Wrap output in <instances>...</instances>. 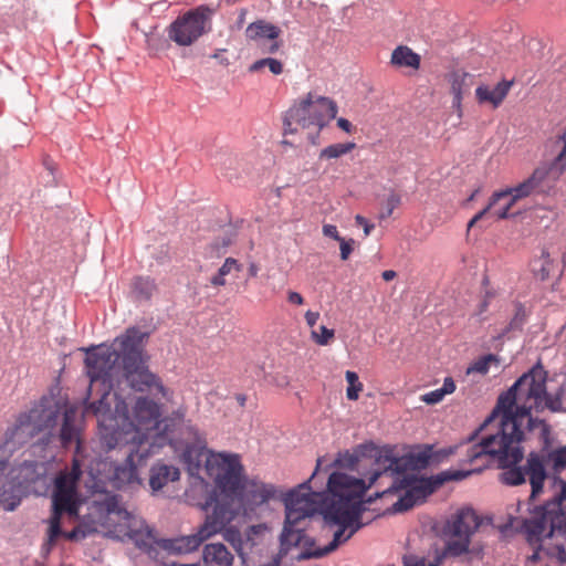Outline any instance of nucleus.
<instances>
[{
	"label": "nucleus",
	"mask_w": 566,
	"mask_h": 566,
	"mask_svg": "<svg viewBox=\"0 0 566 566\" xmlns=\"http://www.w3.org/2000/svg\"><path fill=\"white\" fill-rule=\"evenodd\" d=\"M431 458V447L402 457H396L391 449L379 450L368 483L344 472H333L327 482L328 493L313 492L308 485L321 468L322 460L318 459L311 478L290 491L284 499L285 523L281 534L282 546L286 548L301 544L312 546L313 542L305 535L301 524L315 513H321L329 526H337L333 541L322 548L308 547L302 557L321 558L328 555L360 527L359 524L353 525L365 510L363 497L371 485L384 484L385 475H401L410 470L423 469L430 464Z\"/></svg>",
	"instance_id": "obj_1"
},
{
	"label": "nucleus",
	"mask_w": 566,
	"mask_h": 566,
	"mask_svg": "<svg viewBox=\"0 0 566 566\" xmlns=\"http://www.w3.org/2000/svg\"><path fill=\"white\" fill-rule=\"evenodd\" d=\"M545 409L562 411L563 401L559 395L547 394L546 373L541 367H534L499 396L491 415L475 430L480 434L485 427L499 420L497 431L480 437L478 443L468 442L461 449L468 453L470 461L489 459L495 462L496 468L518 464L524 455L521 442L536 438L548 443L549 426L533 416V412Z\"/></svg>",
	"instance_id": "obj_2"
},
{
	"label": "nucleus",
	"mask_w": 566,
	"mask_h": 566,
	"mask_svg": "<svg viewBox=\"0 0 566 566\" xmlns=\"http://www.w3.org/2000/svg\"><path fill=\"white\" fill-rule=\"evenodd\" d=\"M82 475L81 464L74 459L71 469L60 471L54 480L52 492V514L49 520L48 539L43 545L50 552L55 545L56 538L63 536L69 541H81L97 532V526L109 530L119 538H128L139 549L148 554L156 562L160 559L161 548L159 541L145 522L128 512L118 500V496L109 492L97 493L90 505L88 523L80 522L72 531L63 532V520L76 522L78 518L77 484Z\"/></svg>",
	"instance_id": "obj_3"
},
{
	"label": "nucleus",
	"mask_w": 566,
	"mask_h": 566,
	"mask_svg": "<svg viewBox=\"0 0 566 566\" xmlns=\"http://www.w3.org/2000/svg\"><path fill=\"white\" fill-rule=\"evenodd\" d=\"M147 334L130 327L114 339L112 346L86 350L85 368L90 387L84 416L105 413L112 407V390L126 380L136 391H150L170 400L172 392L148 369L144 357Z\"/></svg>",
	"instance_id": "obj_4"
},
{
	"label": "nucleus",
	"mask_w": 566,
	"mask_h": 566,
	"mask_svg": "<svg viewBox=\"0 0 566 566\" xmlns=\"http://www.w3.org/2000/svg\"><path fill=\"white\" fill-rule=\"evenodd\" d=\"M97 418L103 444L108 449L120 446L139 447L142 458L151 457V433L161 416L160 405L149 397H137L129 409L124 400H118L115 411L111 408Z\"/></svg>",
	"instance_id": "obj_5"
},
{
	"label": "nucleus",
	"mask_w": 566,
	"mask_h": 566,
	"mask_svg": "<svg viewBox=\"0 0 566 566\" xmlns=\"http://www.w3.org/2000/svg\"><path fill=\"white\" fill-rule=\"evenodd\" d=\"M60 409L56 403L44 399L28 412L21 413L4 434L0 446V505L13 511L22 499L21 484L7 473L11 454L36 434L56 426Z\"/></svg>",
	"instance_id": "obj_6"
},
{
	"label": "nucleus",
	"mask_w": 566,
	"mask_h": 566,
	"mask_svg": "<svg viewBox=\"0 0 566 566\" xmlns=\"http://www.w3.org/2000/svg\"><path fill=\"white\" fill-rule=\"evenodd\" d=\"M478 431H474L469 436V438L454 447H450L447 450H443L444 455L457 454L460 457V462L462 465H470V469H461V470H446L431 478L420 479V480H410L407 478H401L400 475H385L384 480H388V486L382 490H377L375 493L376 497H382L387 494H394L398 491H401L402 488H407L409 492L412 494L413 499L417 503H422L426 499L431 495L437 489L442 486L446 482L449 481H461L473 473H480L484 469L490 467H495V462L489 461V459L473 460L470 461L468 453L461 449V447L468 442L478 443L479 442Z\"/></svg>",
	"instance_id": "obj_7"
},
{
	"label": "nucleus",
	"mask_w": 566,
	"mask_h": 566,
	"mask_svg": "<svg viewBox=\"0 0 566 566\" xmlns=\"http://www.w3.org/2000/svg\"><path fill=\"white\" fill-rule=\"evenodd\" d=\"M537 440L541 450L530 452L523 467L510 464L502 468L503 472L500 474V481L506 485H521L528 476L532 488L531 500L536 499L543 492L544 482L547 479L546 462L552 461L555 470L566 468V446L551 450V438L547 444L542 439Z\"/></svg>",
	"instance_id": "obj_8"
},
{
	"label": "nucleus",
	"mask_w": 566,
	"mask_h": 566,
	"mask_svg": "<svg viewBox=\"0 0 566 566\" xmlns=\"http://www.w3.org/2000/svg\"><path fill=\"white\" fill-rule=\"evenodd\" d=\"M235 512L229 500H216L212 512L207 515L205 523L199 527L198 532L187 536L176 538L159 539V548H161L159 562L168 565L166 562L169 555L189 554L199 548V546L212 535L222 532L233 518Z\"/></svg>",
	"instance_id": "obj_9"
},
{
	"label": "nucleus",
	"mask_w": 566,
	"mask_h": 566,
	"mask_svg": "<svg viewBox=\"0 0 566 566\" xmlns=\"http://www.w3.org/2000/svg\"><path fill=\"white\" fill-rule=\"evenodd\" d=\"M336 103L325 96L308 93L292 106L284 117V134H294L301 128L315 127L317 134L336 117Z\"/></svg>",
	"instance_id": "obj_10"
},
{
	"label": "nucleus",
	"mask_w": 566,
	"mask_h": 566,
	"mask_svg": "<svg viewBox=\"0 0 566 566\" xmlns=\"http://www.w3.org/2000/svg\"><path fill=\"white\" fill-rule=\"evenodd\" d=\"M555 483L560 486L559 493L541 506L526 523L530 541L552 537L556 530L566 533V517L563 509V502L566 501V482L557 478Z\"/></svg>",
	"instance_id": "obj_11"
},
{
	"label": "nucleus",
	"mask_w": 566,
	"mask_h": 566,
	"mask_svg": "<svg viewBox=\"0 0 566 566\" xmlns=\"http://www.w3.org/2000/svg\"><path fill=\"white\" fill-rule=\"evenodd\" d=\"M213 10L207 6L191 9L170 23L167 35L179 46H190L211 31Z\"/></svg>",
	"instance_id": "obj_12"
},
{
	"label": "nucleus",
	"mask_w": 566,
	"mask_h": 566,
	"mask_svg": "<svg viewBox=\"0 0 566 566\" xmlns=\"http://www.w3.org/2000/svg\"><path fill=\"white\" fill-rule=\"evenodd\" d=\"M480 526V518L472 509H462L450 516L446 526L443 548L448 557H460L470 552L471 537Z\"/></svg>",
	"instance_id": "obj_13"
},
{
	"label": "nucleus",
	"mask_w": 566,
	"mask_h": 566,
	"mask_svg": "<svg viewBox=\"0 0 566 566\" xmlns=\"http://www.w3.org/2000/svg\"><path fill=\"white\" fill-rule=\"evenodd\" d=\"M205 470L224 495L238 493L243 474L238 454L210 452L206 459Z\"/></svg>",
	"instance_id": "obj_14"
},
{
	"label": "nucleus",
	"mask_w": 566,
	"mask_h": 566,
	"mask_svg": "<svg viewBox=\"0 0 566 566\" xmlns=\"http://www.w3.org/2000/svg\"><path fill=\"white\" fill-rule=\"evenodd\" d=\"M186 407H179L174 410L169 416L159 418L156 424L149 443H151V454L155 448H160L165 444L178 446L182 442L181 430L187 428L193 433L196 439L200 441L198 430L190 424V421L186 423Z\"/></svg>",
	"instance_id": "obj_15"
},
{
	"label": "nucleus",
	"mask_w": 566,
	"mask_h": 566,
	"mask_svg": "<svg viewBox=\"0 0 566 566\" xmlns=\"http://www.w3.org/2000/svg\"><path fill=\"white\" fill-rule=\"evenodd\" d=\"M119 448H123L120 446ZM126 448V446H124ZM128 451L124 462L114 467L109 476L112 485L117 490L133 491L143 485L139 469L145 467L149 458H142L139 447L127 446Z\"/></svg>",
	"instance_id": "obj_16"
},
{
	"label": "nucleus",
	"mask_w": 566,
	"mask_h": 566,
	"mask_svg": "<svg viewBox=\"0 0 566 566\" xmlns=\"http://www.w3.org/2000/svg\"><path fill=\"white\" fill-rule=\"evenodd\" d=\"M559 176L557 175V169L552 164L539 165L528 178L515 187L509 188L513 195L512 200L518 201L533 195L546 193Z\"/></svg>",
	"instance_id": "obj_17"
},
{
	"label": "nucleus",
	"mask_w": 566,
	"mask_h": 566,
	"mask_svg": "<svg viewBox=\"0 0 566 566\" xmlns=\"http://www.w3.org/2000/svg\"><path fill=\"white\" fill-rule=\"evenodd\" d=\"M276 493L277 491L273 484L251 479L245 481L241 480L238 493L230 494L229 497H238L244 512H252L255 507L274 499Z\"/></svg>",
	"instance_id": "obj_18"
},
{
	"label": "nucleus",
	"mask_w": 566,
	"mask_h": 566,
	"mask_svg": "<svg viewBox=\"0 0 566 566\" xmlns=\"http://www.w3.org/2000/svg\"><path fill=\"white\" fill-rule=\"evenodd\" d=\"M281 29L265 20H258L250 23L245 29V36L253 41L263 53L273 54L281 48L277 41Z\"/></svg>",
	"instance_id": "obj_19"
},
{
	"label": "nucleus",
	"mask_w": 566,
	"mask_h": 566,
	"mask_svg": "<svg viewBox=\"0 0 566 566\" xmlns=\"http://www.w3.org/2000/svg\"><path fill=\"white\" fill-rule=\"evenodd\" d=\"M513 195L509 188L500 191H495L489 201V205L478 212L468 223V229H471L478 221H480L485 214L490 213L499 220L507 219L515 216V212H512V208L517 202V200H512Z\"/></svg>",
	"instance_id": "obj_20"
},
{
	"label": "nucleus",
	"mask_w": 566,
	"mask_h": 566,
	"mask_svg": "<svg viewBox=\"0 0 566 566\" xmlns=\"http://www.w3.org/2000/svg\"><path fill=\"white\" fill-rule=\"evenodd\" d=\"M474 77L468 72L454 71L449 75L450 90L453 95L452 107L462 116V99L473 86Z\"/></svg>",
	"instance_id": "obj_21"
},
{
	"label": "nucleus",
	"mask_w": 566,
	"mask_h": 566,
	"mask_svg": "<svg viewBox=\"0 0 566 566\" xmlns=\"http://www.w3.org/2000/svg\"><path fill=\"white\" fill-rule=\"evenodd\" d=\"M512 81H501L494 87L480 85L475 90V97L479 104H490L493 108H497L507 96Z\"/></svg>",
	"instance_id": "obj_22"
},
{
	"label": "nucleus",
	"mask_w": 566,
	"mask_h": 566,
	"mask_svg": "<svg viewBox=\"0 0 566 566\" xmlns=\"http://www.w3.org/2000/svg\"><path fill=\"white\" fill-rule=\"evenodd\" d=\"M180 471L174 465L157 463L150 469L149 485L154 492L161 490L168 482L179 480Z\"/></svg>",
	"instance_id": "obj_23"
},
{
	"label": "nucleus",
	"mask_w": 566,
	"mask_h": 566,
	"mask_svg": "<svg viewBox=\"0 0 566 566\" xmlns=\"http://www.w3.org/2000/svg\"><path fill=\"white\" fill-rule=\"evenodd\" d=\"M77 410L70 407L64 411L63 423L60 432V440L64 448L70 447L73 442L80 448V429L76 426Z\"/></svg>",
	"instance_id": "obj_24"
},
{
	"label": "nucleus",
	"mask_w": 566,
	"mask_h": 566,
	"mask_svg": "<svg viewBox=\"0 0 566 566\" xmlns=\"http://www.w3.org/2000/svg\"><path fill=\"white\" fill-rule=\"evenodd\" d=\"M206 566H232L233 555L221 543L208 544L203 551Z\"/></svg>",
	"instance_id": "obj_25"
},
{
	"label": "nucleus",
	"mask_w": 566,
	"mask_h": 566,
	"mask_svg": "<svg viewBox=\"0 0 566 566\" xmlns=\"http://www.w3.org/2000/svg\"><path fill=\"white\" fill-rule=\"evenodd\" d=\"M390 63L398 67L418 70L420 67V55L407 45H399L392 51Z\"/></svg>",
	"instance_id": "obj_26"
},
{
	"label": "nucleus",
	"mask_w": 566,
	"mask_h": 566,
	"mask_svg": "<svg viewBox=\"0 0 566 566\" xmlns=\"http://www.w3.org/2000/svg\"><path fill=\"white\" fill-rule=\"evenodd\" d=\"M268 534V527L264 524L252 525L244 534L245 554L252 552L253 547L263 543Z\"/></svg>",
	"instance_id": "obj_27"
},
{
	"label": "nucleus",
	"mask_w": 566,
	"mask_h": 566,
	"mask_svg": "<svg viewBox=\"0 0 566 566\" xmlns=\"http://www.w3.org/2000/svg\"><path fill=\"white\" fill-rule=\"evenodd\" d=\"M356 147L355 143H338L323 148L319 153L321 159H335L350 153Z\"/></svg>",
	"instance_id": "obj_28"
},
{
	"label": "nucleus",
	"mask_w": 566,
	"mask_h": 566,
	"mask_svg": "<svg viewBox=\"0 0 566 566\" xmlns=\"http://www.w3.org/2000/svg\"><path fill=\"white\" fill-rule=\"evenodd\" d=\"M133 289L139 298L148 300L156 290V284L149 277H137L133 283Z\"/></svg>",
	"instance_id": "obj_29"
},
{
	"label": "nucleus",
	"mask_w": 566,
	"mask_h": 566,
	"mask_svg": "<svg viewBox=\"0 0 566 566\" xmlns=\"http://www.w3.org/2000/svg\"><path fill=\"white\" fill-rule=\"evenodd\" d=\"M346 381L348 382L346 389V397L349 400H357L359 398V394L363 391V384L359 381L358 375L355 371L347 370L345 373Z\"/></svg>",
	"instance_id": "obj_30"
},
{
	"label": "nucleus",
	"mask_w": 566,
	"mask_h": 566,
	"mask_svg": "<svg viewBox=\"0 0 566 566\" xmlns=\"http://www.w3.org/2000/svg\"><path fill=\"white\" fill-rule=\"evenodd\" d=\"M268 66L270 72L274 75H279L283 72V64L281 61L272 57H265L255 61L249 67V71L254 73L261 71L263 67Z\"/></svg>",
	"instance_id": "obj_31"
},
{
	"label": "nucleus",
	"mask_w": 566,
	"mask_h": 566,
	"mask_svg": "<svg viewBox=\"0 0 566 566\" xmlns=\"http://www.w3.org/2000/svg\"><path fill=\"white\" fill-rule=\"evenodd\" d=\"M222 531H224V539L233 546V548L239 555L243 556L245 554V547L244 537L242 536V534L233 527L226 528L224 526Z\"/></svg>",
	"instance_id": "obj_32"
},
{
	"label": "nucleus",
	"mask_w": 566,
	"mask_h": 566,
	"mask_svg": "<svg viewBox=\"0 0 566 566\" xmlns=\"http://www.w3.org/2000/svg\"><path fill=\"white\" fill-rule=\"evenodd\" d=\"M552 264L549 255L545 252H543L542 256L538 260H535L532 264L534 275L542 281L549 276Z\"/></svg>",
	"instance_id": "obj_33"
},
{
	"label": "nucleus",
	"mask_w": 566,
	"mask_h": 566,
	"mask_svg": "<svg viewBox=\"0 0 566 566\" xmlns=\"http://www.w3.org/2000/svg\"><path fill=\"white\" fill-rule=\"evenodd\" d=\"M491 363H497L496 356L493 354L485 355V356L479 358L478 360H475L468 368V374L478 373L481 375H485L490 369Z\"/></svg>",
	"instance_id": "obj_34"
},
{
	"label": "nucleus",
	"mask_w": 566,
	"mask_h": 566,
	"mask_svg": "<svg viewBox=\"0 0 566 566\" xmlns=\"http://www.w3.org/2000/svg\"><path fill=\"white\" fill-rule=\"evenodd\" d=\"M402 490L405 491L403 494L392 504V511L396 513L408 511L418 504L407 488H402Z\"/></svg>",
	"instance_id": "obj_35"
},
{
	"label": "nucleus",
	"mask_w": 566,
	"mask_h": 566,
	"mask_svg": "<svg viewBox=\"0 0 566 566\" xmlns=\"http://www.w3.org/2000/svg\"><path fill=\"white\" fill-rule=\"evenodd\" d=\"M334 329L327 328L324 325L319 327V333L314 329L311 332L312 339L319 346L328 345L334 339Z\"/></svg>",
	"instance_id": "obj_36"
},
{
	"label": "nucleus",
	"mask_w": 566,
	"mask_h": 566,
	"mask_svg": "<svg viewBox=\"0 0 566 566\" xmlns=\"http://www.w3.org/2000/svg\"><path fill=\"white\" fill-rule=\"evenodd\" d=\"M358 463V455L348 451L339 453L334 465L345 469H354Z\"/></svg>",
	"instance_id": "obj_37"
},
{
	"label": "nucleus",
	"mask_w": 566,
	"mask_h": 566,
	"mask_svg": "<svg viewBox=\"0 0 566 566\" xmlns=\"http://www.w3.org/2000/svg\"><path fill=\"white\" fill-rule=\"evenodd\" d=\"M526 319V311L525 307L518 303L515 305V314L510 322V329H518L523 326Z\"/></svg>",
	"instance_id": "obj_38"
},
{
	"label": "nucleus",
	"mask_w": 566,
	"mask_h": 566,
	"mask_svg": "<svg viewBox=\"0 0 566 566\" xmlns=\"http://www.w3.org/2000/svg\"><path fill=\"white\" fill-rule=\"evenodd\" d=\"M448 557L443 552L439 553L433 562L427 563L424 558H411L405 566H440L443 559Z\"/></svg>",
	"instance_id": "obj_39"
},
{
	"label": "nucleus",
	"mask_w": 566,
	"mask_h": 566,
	"mask_svg": "<svg viewBox=\"0 0 566 566\" xmlns=\"http://www.w3.org/2000/svg\"><path fill=\"white\" fill-rule=\"evenodd\" d=\"M495 296H496V293H495V291H494V290H492V289H486V290H485V292H484V294H483V296H482V300L480 301V303H479V305H478V308H476L475 314H476L478 316H481L482 314H484V313L488 311V308H489V306H490V304H491L492 300H493Z\"/></svg>",
	"instance_id": "obj_40"
},
{
	"label": "nucleus",
	"mask_w": 566,
	"mask_h": 566,
	"mask_svg": "<svg viewBox=\"0 0 566 566\" xmlns=\"http://www.w3.org/2000/svg\"><path fill=\"white\" fill-rule=\"evenodd\" d=\"M562 140L564 143L563 149L556 156L554 161L551 163L557 169V175H562V172L566 166V130L564 132V134L562 136Z\"/></svg>",
	"instance_id": "obj_41"
},
{
	"label": "nucleus",
	"mask_w": 566,
	"mask_h": 566,
	"mask_svg": "<svg viewBox=\"0 0 566 566\" xmlns=\"http://www.w3.org/2000/svg\"><path fill=\"white\" fill-rule=\"evenodd\" d=\"M401 199L397 193H390L385 203V212L381 214L382 218L390 217L394 210L400 205Z\"/></svg>",
	"instance_id": "obj_42"
},
{
	"label": "nucleus",
	"mask_w": 566,
	"mask_h": 566,
	"mask_svg": "<svg viewBox=\"0 0 566 566\" xmlns=\"http://www.w3.org/2000/svg\"><path fill=\"white\" fill-rule=\"evenodd\" d=\"M233 270L238 272L241 270V264L238 262V260L233 258H227L221 268L219 269L221 275L224 276L231 273Z\"/></svg>",
	"instance_id": "obj_43"
},
{
	"label": "nucleus",
	"mask_w": 566,
	"mask_h": 566,
	"mask_svg": "<svg viewBox=\"0 0 566 566\" xmlns=\"http://www.w3.org/2000/svg\"><path fill=\"white\" fill-rule=\"evenodd\" d=\"M338 242L340 245L339 247L340 248V259L343 261H346V260H348L350 253L354 250V240L353 239L345 240L344 238H342V240H339Z\"/></svg>",
	"instance_id": "obj_44"
},
{
	"label": "nucleus",
	"mask_w": 566,
	"mask_h": 566,
	"mask_svg": "<svg viewBox=\"0 0 566 566\" xmlns=\"http://www.w3.org/2000/svg\"><path fill=\"white\" fill-rule=\"evenodd\" d=\"M443 398H444V395L439 388V389H436V390L424 394L421 397V400L428 405H436V403L440 402Z\"/></svg>",
	"instance_id": "obj_45"
},
{
	"label": "nucleus",
	"mask_w": 566,
	"mask_h": 566,
	"mask_svg": "<svg viewBox=\"0 0 566 566\" xmlns=\"http://www.w3.org/2000/svg\"><path fill=\"white\" fill-rule=\"evenodd\" d=\"M322 232L325 237H328L331 239H334L336 241L342 240V237L339 235V232L337 230V227L334 224H324L322 228Z\"/></svg>",
	"instance_id": "obj_46"
},
{
	"label": "nucleus",
	"mask_w": 566,
	"mask_h": 566,
	"mask_svg": "<svg viewBox=\"0 0 566 566\" xmlns=\"http://www.w3.org/2000/svg\"><path fill=\"white\" fill-rule=\"evenodd\" d=\"M355 222L358 226H361L364 228L365 235H369L371 231L374 230L375 226L370 223L365 217L357 214L355 217Z\"/></svg>",
	"instance_id": "obj_47"
},
{
	"label": "nucleus",
	"mask_w": 566,
	"mask_h": 566,
	"mask_svg": "<svg viewBox=\"0 0 566 566\" xmlns=\"http://www.w3.org/2000/svg\"><path fill=\"white\" fill-rule=\"evenodd\" d=\"M191 454H192V449L191 448H186V450L184 451V459L186 462L189 463V471L191 474L195 473V470H199V461L197 463H192L191 462Z\"/></svg>",
	"instance_id": "obj_48"
},
{
	"label": "nucleus",
	"mask_w": 566,
	"mask_h": 566,
	"mask_svg": "<svg viewBox=\"0 0 566 566\" xmlns=\"http://www.w3.org/2000/svg\"><path fill=\"white\" fill-rule=\"evenodd\" d=\"M443 395H450L455 390L454 380L451 377L444 378L443 386L440 388Z\"/></svg>",
	"instance_id": "obj_49"
},
{
	"label": "nucleus",
	"mask_w": 566,
	"mask_h": 566,
	"mask_svg": "<svg viewBox=\"0 0 566 566\" xmlns=\"http://www.w3.org/2000/svg\"><path fill=\"white\" fill-rule=\"evenodd\" d=\"M287 301L291 304H295V305H303V303H304L303 296L300 293L293 292V291L289 292Z\"/></svg>",
	"instance_id": "obj_50"
},
{
	"label": "nucleus",
	"mask_w": 566,
	"mask_h": 566,
	"mask_svg": "<svg viewBox=\"0 0 566 566\" xmlns=\"http://www.w3.org/2000/svg\"><path fill=\"white\" fill-rule=\"evenodd\" d=\"M318 318H319L318 312L307 311L305 313V321L310 327H314V325L316 324Z\"/></svg>",
	"instance_id": "obj_51"
},
{
	"label": "nucleus",
	"mask_w": 566,
	"mask_h": 566,
	"mask_svg": "<svg viewBox=\"0 0 566 566\" xmlns=\"http://www.w3.org/2000/svg\"><path fill=\"white\" fill-rule=\"evenodd\" d=\"M337 126H338L342 130H344V132H346V133H352L353 125H352V123H350L348 119H346V118H343V117L338 118V119H337Z\"/></svg>",
	"instance_id": "obj_52"
},
{
	"label": "nucleus",
	"mask_w": 566,
	"mask_h": 566,
	"mask_svg": "<svg viewBox=\"0 0 566 566\" xmlns=\"http://www.w3.org/2000/svg\"><path fill=\"white\" fill-rule=\"evenodd\" d=\"M224 277L226 276L221 275V272L218 271V273L211 277L210 283L213 286H223V285H226V279Z\"/></svg>",
	"instance_id": "obj_53"
},
{
	"label": "nucleus",
	"mask_w": 566,
	"mask_h": 566,
	"mask_svg": "<svg viewBox=\"0 0 566 566\" xmlns=\"http://www.w3.org/2000/svg\"><path fill=\"white\" fill-rule=\"evenodd\" d=\"M396 276L397 273L394 270H386L381 273V277L387 282L394 280Z\"/></svg>",
	"instance_id": "obj_54"
},
{
	"label": "nucleus",
	"mask_w": 566,
	"mask_h": 566,
	"mask_svg": "<svg viewBox=\"0 0 566 566\" xmlns=\"http://www.w3.org/2000/svg\"><path fill=\"white\" fill-rule=\"evenodd\" d=\"M259 266L258 264L255 263H250L249 268H248V274L250 277H255L259 273Z\"/></svg>",
	"instance_id": "obj_55"
},
{
	"label": "nucleus",
	"mask_w": 566,
	"mask_h": 566,
	"mask_svg": "<svg viewBox=\"0 0 566 566\" xmlns=\"http://www.w3.org/2000/svg\"><path fill=\"white\" fill-rule=\"evenodd\" d=\"M558 558L560 562H566V551L558 546Z\"/></svg>",
	"instance_id": "obj_56"
},
{
	"label": "nucleus",
	"mask_w": 566,
	"mask_h": 566,
	"mask_svg": "<svg viewBox=\"0 0 566 566\" xmlns=\"http://www.w3.org/2000/svg\"><path fill=\"white\" fill-rule=\"evenodd\" d=\"M245 14H247V11H245L244 9H243V10H241L240 15H239V20H238V23H239L240 25L244 22V20H245Z\"/></svg>",
	"instance_id": "obj_57"
},
{
	"label": "nucleus",
	"mask_w": 566,
	"mask_h": 566,
	"mask_svg": "<svg viewBox=\"0 0 566 566\" xmlns=\"http://www.w3.org/2000/svg\"><path fill=\"white\" fill-rule=\"evenodd\" d=\"M44 164L46 165L48 169L52 172L53 168H52L51 164L49 163V160H45Z\"/></svg>",
	"instance_id": "obj_58"
},
{
	"label": "nucleus",
	"mask_w": 566,
	"mask_h": 566,
	"mask_svg": "<svg viewBox=\"0 0 566 566\" xmlns=\"http://www.w3.org/2000/svg\"><path fill=\"white\" fill-rule=\"evenodd\" d=\"M227 161H229L230 164H232L233 158H231L230 156H227V157L224 158V164H226Z\"/></svg>",
	"instance_id": "obj_59"
},
{
	"label": "nucleus",
	"mask_w": 566,
	"mask_h": 566,
	"mask_svg": "<svg viewBox=\"0 0 566 566\" xmlns=\"http://www.w3.org/2000/svg\"><path fill=\"white\" fill-rule=\"evenodd\" d=\"M169 566H186V565H180V564L171 563Z\"/></svg>",
	"instance_id": "obj_60"
},
{
	"label": "nucleus",
	"mask_w": 566,
	"mask_h": 566,
	"mask_svg": "<svg viewBox=\"0 0 566 566\" xmlns=\"http://www.w3.org/2000/svg\"><path fill=\"white\" fill-rule=\"evenodd\" d=\"M282 144H283V145H291V143H290V142H287V140H285V139L282 142Z\"/></svg>",
	"instance_id": "obj_61"
},
{
	"label": "nucleus",
	"mask_w": 566,
	"mask_h": 566,
	"mask_svg": "<svg viewBox=\"0 0 566 566\" xmlns=\"http://www.w3.org/2000/svg\"><path fill=\"white\" fill-rule=\"evenodd\" d=\"M213 57H216V59H217V57H218V59H221V55H219V53L217 52V53L213 55Z\"/></svg>",
	"instance_id": "obj_62"
},
{
	"label": "nucleus",
	"mask_w": 566,
	"mask_h": 566,
	"mask_svg": "<svg viewBox=\"0 0 566 566\" xmlns=\"http://www.w3.org/2000/svg\"><path fill=\"white\" fill-rule=\"evenodd\" d=\"M213 57H216V59H217V57H218V59H221V55H219V53L217 52V53L213 55Z\"/></svg>",
	"instance_id": "obj_63"
}]
</instances>
